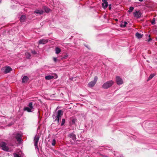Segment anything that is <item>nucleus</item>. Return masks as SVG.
Returning <instances> with one entry per match:
<instances>
[{
    "instance_id": "obj_34",
    "label": "nucleus",
    "mask_w": 157,
    "mask_h": 157,
    "mask_svg": "<svg viewBox=\"0 0 157 157\" xmlns=\"http://www.w3.org/2000/svg\"><path fill=\"white\" fill-rule=\"evenodd\" d=\"M53 60L55 62H56L57 60V58L56 57H54L53 58Z\"/></svg>"
},
{
    "instance_id": "obj_18",
    "label": "nucleus",
    "mask_w": 157,
    "mask_h": 157,
    "mask_svg": "<svg viewBox=\"0 0 157 157\" xmlns=\"http://www.w3.org/2000/svg\"><path fill=\"white\" fill-rule=\"evenodd\" d=\"M155 75V74L153 73L151 74L148 78L147 79V81H148L151 79L153 78L154 77Z\"/></svg>"
},
{
    "instance_id": "obj_4",
    "label": "nucleus",
    "mask_w": 157,
    "mask_h": 157,
    "mask_svg": "<svg viewBox=\"0 0 157 157\" xmlns=\"http://www.w3.org/2000/svg\"><path fill=\"white\" fill-rule=\"evenodd\" d=\"M98 77L96 76L94 77V80L90 82L88 84V86L90 87H93L96 83L98 80Z\"/></svg>"
},
{
    "instance_id": "obj_26",
    "label": "nucleus",
    "mask_w": 157,
    "mask_h": 157,
    "mask_svg": "<svg viewBox=\"0 0 157 157\" xmlns=\"http://www.w3.org/2000/svg\"><path fill=\"white\" fill-rule=\"evenodd\" d=\"M56 143V141L55 139H53L52 140V146H54L55 145V144Z\"/></svg>"
},
{
    "instance_id": "obj_44",
    "label": "nucleus",
    "mask_w": 157,
    "mask_h": 157,
    "mask_svg": "<svg viewBox=\"0 0 157 157\" xmlns=\"http://www.w3.org/2000/svg\"><path fill=\"white\" fill-rule=\"evenodd\" d=\"M86 47L88 48L86 46H85Z\"/></svg>"
},
{
    "instance_id": "obj_42",
    "label": "nucleus",
    "mask_w": 157,
    "mask_h": 157,
    "mask_svg": "<svg viewBox=\"0 0 157 157\" xmlns=\"http://www.w3.org/2000/svg\"><path fill=\"white\" fill-rule=\"evenodd\" d=\"M1 2V0H0V3Z\"/></svg>"
},
{
    "instance_id": "obj_43",
    "label": "nucleus",
    "mask_w": 157,
    "mask_h": 157,
    "mask_svg": "<svg viewBox=\"0 0 157 157\" xmlns=\"http://www.w3.org/2000/svg\"><path fill=\"white\" fill-rule=\"evenodd\" d=\"M71 144H73L72 142H71Z\"/></svg>"
},
{
    "instance_id": "obj_17",
    "label": "nucleus",
    "mask_w": 157,
    "mask_h": 157,
    "mask_svg": "<svg viewBox=\"0 0 157 157\" xmlns=\"http://www.w3.org/2000/svg\"><path fill=\"white\" fill-rule=\"evenodd\" d=\"M56 53V54H59L61 51V49L59 47H57L55 48Z\"/></svg>"
},
{
    "instance_id": "obj_2",
    "label": "nucleus",
    "mask_w": 157,
    "mask_h": 157,
    "mask_svg": "<svg viewBox=\"0 0 157 157\" xmlns=\"http://www.w3.org/2000/svg\"><path fill=\"white\" fill-rule=\"evenodd\" d=\"M113 81L112 80L108 81L102 85V87L104 89H108L111 87L113 84Z\"/></svg>"
},
{
    "instance_id": "obj_13",
    "label": "nucleus",
    "mask_w": 157,
    "mask_h": 157,
    "mask_svg": "<svg viewBox=\"0 0 157 157\" xmlns=\"http://www.w3.org/2000/svg\"><path fill=\"white\" fill-rule=\"evenodd\" d=\"M29 79V78L26 76H24L22 78V83H25L27 82Z\"/></svg>"
},
{
    "instance_id": "obj_38",
    "label": "nucleus",
    "mask_w": 157,
    "mask_h": 157,
    "mask_svg": "<svg viewBox=\"0 0 157 157\" xmlns=\"http://www.w3.org/2000/svg\"><path fill=\"white\" fill-rule=\"evenodd\" d=\"M136 36L137 37V32L135 34Z\"/></svg>"
},
{
    "instance_id": "obj_5",
    "label": "nucleus",
    "mask_w": 157,
    "mask_h": 157,
    "mask_svg": "<svg viewBox=\"0 0 157 157\" xmlns=\"http://www.w3.org/2000/svg\"><path fill=\"white\" fill-rule=\"evenodd\" d=\"M39 138V136L38 135H36L34 137V146L35 147L37 148L38 149V147L37 144Z\"/></svg>"
},
{
    "instance_id": "obj_40",
    "label": "nucleus",
    "mask_w": 157,
    "mask_h": 157,
    "mask_svg": "<svg viewBox=\"0 0 157 157\" xmlns=\"http://www.w3.org/2000/svg\"><path fill=\"white\" fill-rule=\"evenodd\" d=\"M138 0L139 1L141 2L143 1V0Z\"/></svg>"
},
{
    "instance_id": "obj_37",
    "label": "nucleus",
    "mask_w": 157,
    "mask_h": 157,
    "mask_svg": "<svg viewBox=\"0 0 157 157\" xmlns=\"http://www.w3.org/2000/svg\"><path fill=\"white\" fill-rule=\"evenodd\" d=\"M107 0H102V1L103 2H107Z\"/></svg>"
},
{
    "instance_id": "obj_31",
    "label": "nucleus",
    "mask_w": 157,
    "mask_h": 157,
    "mask_svg": "<svg viewBox=\"0 0 157 157\" xmlns=\"http://www.w3.org/2000/svg\"><path fill=\"white\" fill-rule=\"evenodd\" d=\"M141 13L139 11H138V19L140 17Z\"/></svg>"
},
{
    "instance_id": "obj_25",
    "label": "nucleus",
    "mask_w": 157,
    "mask_h": 157,
    "mask_svg": "<svg viewBox=\"0 0 157 157\" xmlns=\"http://www.w3.org/2000/svg\"><path fill=\"white\" fill-rule=\"evenodd\" d=\"M133 16L136 17H137V10H136L135 12L133 13Z\"/></svg>"
},
{
    "instance_id": "obj_14",
    "label": "nucleus",
    "mask_w": 157,
    "mask_h": 157,
    "mask_svg": "<svg viewBox=\"0 0 157 157\" xmlns=\"http://www.w3.org/2000/svg\"><path fill=\"white\" fill-rule=\"evenodd\" d=\"M26 19V16L25 15H22L20 18V21L21 22H24Z\"/></svg>"
},
{
    "instance_id": "obj_16",
    "label": "nucleus",
    "mask_w": 157,
    "mask_h": 157,
    "mask_svg": "<svg viewBox=\"0 0 157 157\" xmlns=\"http://www.w3.org/2000/svg\"><path fill=\"white\" fill-rule=\"evenodd\" d=\"M102 7L104 9L106 8L108 6V3L107 2H104L102 3Z\"/></svg>"
},
{
    "instance_id": "obj_22",
    "label": "nucleus",
    "mask_w": 157,
    "mask_h": 157,
    "mask_svg": "<svg viewBox=\"0 0 157 157\" xmlns=\"http://www.w3.org/2000/svg\"><path fill=\"white\" fill-rule=\"evenodd\" d=\"M77 119L76 118H73L71 120V124L72 125L75 124V122L77 121Z\"/></svg>"
},
{
    "instance_id": "obj_12",
    "label": "nucleus",
    "mask_w": 157,
    "mask_h": 157,
    "mask_svg": "<svg viewBox=\"0 0 157 157\" xmlns=\"http://www.w3.org/2000/svg\"><path fill=\"white\" fill-rule=\"evenodd\" d=\"M12 70V68L9 66H7L6 67V68L5 69L4 72L5 73H7L10 72Z\"/></svg>"
},
{
    "instance_id": "obj_35",
    "label": "nucleus",
    "mask_w": 157,
    "mask_h": 157,
    "mask_svg": "<svg viewBox=\"0 0 157 157\" xmlns=\"http://www.w3.org/2000/svg\"><path fill=\"white\" fill-rule=\"evenodd\" d=\"M111 4H110L109 5V9L110 10H111Z\"/></svg>"
},
{
    "instance_id": "obj_7",
    "label": "nucleus",
    "mask_w": 157,
    "mask_h": 157,
    "mask_svg": "<svg viewBox=\"0 0 157 157\" xmlns=\"http://www.w3.org/2000/svg\"><path fill=\"white\" fill-rule=\"evenodd\" d=\"M49 41H50V40L48 39H40L38 41V44H44L48 43Z\"/></svg>"
},
{
    "instance_id": "obj_10",
    "label": "nucleus",
    "mask_w": 157,
    "mask_h": 157,
    "mask_svg": "<svg viewBox=\"0 0 157 157\" xmlns=\"http://www.w3.org/2000/svg\"><path fill=\"white\" fill-rule=\"evenodd\" d=\"M14 157H22L23 155H22V151H20L18 153H13Z\"/></svg>"
},
{
    "instance_id": "obj_11",
    "label": "nucleus",
    "mask_w": 157,
    "mask_h": 157,
    "mask_svg": "<svg viewBox=\"0 0 157 157\" xmlns=\"http://www.w3.org/2000/svg\"><path fill=\"white\" fill-rule=\"evenodd\" d=\"M68 136L72 139L74 141H75L76 140V135L73 133H71L68 135Z\"/></svg>"
},
{
    "instance_id": "obj_27",
    "label": "nucleus",
    "mask_w": 157,
    "mask_h": 157,
    "mask_svg": "<svg viewBox=\"0 0 157 157\" xmlns=\"http://www.w3.org/2000/svg\"><path fill=\"white\" fill-rule=\"evenodd\" d=\"M53 154H56V155H60V153H59V152L57 151H54V153H53Z\"/></svg>"
},
{
    "instance_id": "obj_19",
    "label": "nucleus",
    "mask_w": 157,
    "mask_h": 157,
    "mask_svg": "<svg viewBox=\"0 0 157 157\" xmlns=\"http://www.w3.org/2000/svg\"><path fill=\"white\" fill-rule=\"evenodd\" d=\"M45 78L47 80H50L54 78V76L52 75H47L45 77Z\"/></svg>"
},
{
    "instance_id": "obj_6",
    "label": "nucleus",
    "mask_w": 157,
    "mask_h": 157,
    "mask_svg": "<svg viewBox=\"0 0 157 157\" xmlns=\"http://www.w3.org/2000/svg\"><path fill=\"white\" fill-rule=\"evenodd\" d=\"M116 82L118 85H121L123 83V81L121 78L119 76L116 77Z\"/></svg>"
},
{
    "instance_id": "obj_3",
    "label": "nucleus",
    "mask_w": 157,
    "mask_h": 157,
    "mask_svg": "<svg viewBox=\"0 0 157 157\" xmlns=\"http://www.w3.org/2000/svg\"><path fill=\"white\" fill-rule=\"evenodd\" d=\"M7 144L6 143L4 142H0V147L2 148V149L6 151H8L9 150V148L8 146H6Z\"/></svg>"
},
{
    "instance_id": "obj_32",
    "label": "nucleus",
    "mask_w": 157,
    "mask_h": 157,
    "mask_svg": "<svg viewBox=\"0 0 157 157\" xmlns=\"http://www.w3.org/2000/svg\"><path fill=\"white\" fill-rule=\"evenodd\" d=\"M155 18H153L152 20V21L151 22V24L152 25H154L155 24Z\"/></svg>"
},
{
    "instance_id": "obj_33",
    "label": "nucleus",
    "mask_w": 157,
    "mask_h": 157,
    "mask_svg": "<svg viewBox=\"0 0 157 157\" xmlns=\"http://www.w3.org/2000/svg\"><path fill=\"white\" fill-rule=\"evenodd\" d=\"M31 52L33 54H36V52L35 51H32Z\"/></svg>"
},
{
    "instance_id": "obj_39",
    "label": "nucleus",
    "mask_w": 157,
    "mask_h": 157,
    "mask_svg": "<svg viewBox=\"0 0 157 157\" xmlns=\"http://www.w3.org/2000/svg\"><path fill=\"white\" fill-rule=\"evenodd\" d=\"M74 79V78H70V79L71 80H73V79Z\"/></svg>"
},
{
    "instance_id": "obj_8",
    "label": "nucleus",
    "mask_w": 157,
    "mask_h": 157,
    "mask_svg": "<svg viewBox=\"0 0 157 157\" xmlns=\"http://www.w3.org/2000/svg\"><path fill=\"white\" fill-rule=\"evenodd\" d=\"M63 111L61 110H59L57 112V115L55 116V118H60L63 115Z\"/></svg>"
},
{
    "instance_id": "obj_20",
    "label": "nucleus",
    "mask_w": 157,
    "mask_h": 157,
    "mask_svg": "<svg viewBox=\"0 0 157 157\" xmlns=\"http://www.w3.org/2000/svg\"><path fill=\"white\" fill-rule=\"evenodd\" d=\"M25 56L26 58L29 59L31 57V55L28 52H26L25 53Z\"/></svg>"
},
{
    "instance_id": "obj_36",
    "label": "nucleus",
    "mask_w": 157,
    "mask_h": 157,
    "mask_svg": "<svg viewBox=\"0 0 157 157\" xmlns=\"http://www.w3.org/2000/svg\"><path fill=\"white\" fill-rule=\"evenodd\" d=\"M151 38H149L148 40V41L149 42L151 41Z\"/></svg>"
},
{
    "instance_id": "obj_21",
    "label": "nucleus",
    "mask_w": 157,
    "mask_h": 157,
    "mask_svg": "<svg viewBox=\"0 0 157 157\" xmlns=\"http://www.w3.org/2000/svg\"><path fill=\"white\" fill-rule=\"evenodd\" d=\"M127 24V23L126 21H124V23L121 24L120 25V27H125L126 26V24Z\"/></svg>"
},
{
    "instance_id": "obj_15",
    "label": "nucleus",
    "mask_w": 157,
    "mask_h": 157,
    "mask_svg": "<svg viewBox=\"0 0 157 157\" xmlns=\"http://www.w3.org/2000/svg\"><path fill=\"white\" fill-rule=\"evenodd\" d=\"M44 12L42 10H36L34 11V13L40 14H42Z\"/></svg>"
},
{
    "instance_id": "obj_1",
    "label": "nucleus",
    "mask_w": 157,
    "mask_h": 157,
    "mask_svg": "<svg viewBox=\"0 0 157 157\" xmlns=\"http://www.w3.org/2000/svg\"><path fill=\"white\" fill-rule=\"evenodd\" d=\"M33 102H29L28 105V107H25L24 108L23 110L24 111H27L28 112H33L34 109L33 105H35Z\"/></svg>"
},
{
    "instance_id": "obj_41",
    "label": "nucleus",
    "mask_w": 157,
    "mask_h": 157,
    "mask_svg": "<svg viewBox=\"0 0 157 157\" xmlns=\"http://www.w3.org/2000/svg\"><path fill=\"white\" fill-rule=\"evenodd\" d=\"M115 20H116V21H118V20L117 19H116Z\"/></svg>"
},
{
    "instance_id": "obj_28",
    "label": "nucleus",
    "mask_w": 157,
    "mask_h": 157,
    "mask_svg": "<svg viewBox=\"0 0 157 157\" xmlns=\"http://www.w3.org/2000/svg\"><path fill=\"white\" fill-rule=\"evenodd\" d=\"M55 116L54 115H53V118H55L56 119L55 120V121H57L58 124L59 123V118H55L54 117Z\"/></svg>"
},
{
    "instance_id": "obj_30",
    "label": "nucleus",
    "mask_w": 157,
    "mask_h": 157,
    "mask_svg": "<svg viewBox=\"0 0 157 157\" xmlns=\"http://www.w3.org/2000/svg\"><path fill=\"white\" fill-rule=\"evenodd\" d=\"M143 36V35L139 33H138V38L140 39Z\"/></svg>"
},
{
    "instance_id": "obj_23",
    "label": "nucleus",
    "mask_w": 157,
    "mask_h": 157,
    "mask_svg": "<svg viewBox=\"0 0 157 157\" xmlns=\"http://www.w3.org/2000/svg\"><path fill=\"white\" fill-rule=\"evenodd\" d=\"M44 9L45 11L47 13L49 12L50 10V9L46 6H45L44 7Z\"/></svg>"
},
{
    "instance_id": "obj_9",
    "label": "nucleus",
    "mask_w": 157,
    "mask_h": 157,
    "mask_svg": "<svg viewBox=\"0 0 157 157\" xmlns=\"http://www.w3.org/2000/svg\"><path fill=\"white\" fill-rule=\"evenodd\" d=\"M15 137L19 143H21V136L20 134L19 133H17L15 136Z\"/></svg>"
},
{
    "instance_id": "obj_29",
    "label": "nucleus",
    "mask_w": 157,
    "mask_h": 157,
    "mask_svg": "<svg viewBox=\"0 0 157 157\" xmlns=\"http://www.w3.org/2000/svg\"><path fill=\"white\" fill-rule=\"evenodd\" d=\"M65 119H63L62 120V123L61 124V126H63L65 123Z\"/></svg>"
},
{
    "instance_id": "obj_24",
    "label": "nucleus",
    "mask_w": 157,
    "mask_h": 157,
    "mask_svg": "<svg viewBox=\"0 0 157 157\" xmlns=\"http://www.w3.org/2000/svg\"><path fill=\"white\" fill-rule=\"evenodd\" d=\"M134 9V7L132 6H131L129 8V10L128 11V12L130 13L131 12H132L133 10Z\"/></svg>"
}]
</instances>
